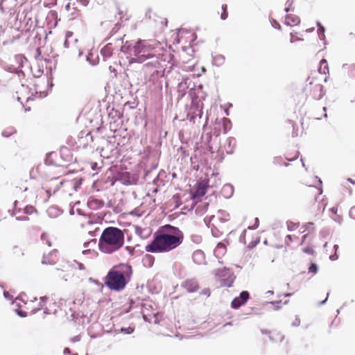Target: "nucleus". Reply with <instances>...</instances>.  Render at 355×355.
Returning a JSON list of instances; mask_svg holds the SVG:
<instances>
[{
	"label": "nucleus",
	"mask_w": 355,
	"mask_h": 355,
	"mask_svg": "<svg viewBox=\"0 0 355 355\" xmlns=\"http://www.w3.org/2000/svg\"><path fill=\"white\" fill-rule=\"evenodd\" d=\"M130 51V53L135 56V58H132L130 61V63L133 62V60L142 63L148 60H152L144 66L146 67L152 66L156 69L157 73L159 72V69L164 71L168 64L173 65V55L164 49L157 40H139L134 44Z\"/></svg>",
	"instance_id": "f257e3e1"
},
{
	"label": "nucleus",
	"mask_w": 355,
	"mask_h": 355,
	"mask_svg": "<svg viewBox=\"0 0 355 355\" xmlns=\"http://www.w3.org/2000/svg\"><path fill=\"white\" fill-rule=\"evenodd\" d=\"M184 238L183 232L178 227L165 225L154 234V239L146 246V250L153 253L168 252L180 245Z\"/></svg>",
	"instance_id": "f03ea898"
},
{
	"label": "nucleus",
	"mask_w": 355,
	"mask_h": 355,
	"mask_svg": "<svg viewBox=\"0 0 355 355\" xmlns=\"http://www.w3.org/2000/svg\"><path fill=\"white\" fill-rule=\"evenodd\" d=\"M132 275V267L126 263L113 266L105 277L104 283L110 290L122 291L130 281Z\"/></svg>",
	"instance_id": "7ed1b4c3"
},
{
	"label": "nucleus",
	"mask_w": 355,
	"mask_h": 355,
	"mask_svg": "<svg viewBox=\"0 0 355 355\" xmlns=\"http://www.w3.org/2000/svg\"><path fill=\"white\" fill-rule=\"evenodd\" d=\"M298 195L306 205L313 207L318 212L323 211L327 205L320 186L302 182L298 187Z\"/></svg>",
	"instance_id": "20e7f679"
},
{
	"label": "nucleus",
	"mask_w": 355,
	"mask_h": 355,
	"mask_svg": "<svg viewBox=\"0 0 355 355\" xmlns=\"http://www.w3.org/2000/svg\"><path fill=\"white\" fill-rule=\"evenodd\" d=\"M124 241V234L121 229L108 227L103 231L98 246L102 252L111 254L121 248Z\"/></svg>",
	"instance_id": "39448f33"
},
{
	"label": "nucleus",
	"mask_w": 355,
	"mask_h": 355,
	"mask_svg": "<svg viewBox=\"0 0 355 355\" xmlns=\"http://www.w3.org/2000/svg\"><path fill=\"white\" fill-rule=\"evenodd\" d=\"M304 92L307 98L319 100L324 95L323 86L317 78L309 77Z\"/></svg>",
	"instance_id": "423d86ee"
},
{
	"label": "nucleus",
	"mask_w": 355,
	"mask_h": 355,
	"mask_svg": "<svg viewBox=\"0 0 355 355\" xmlns=\"http://www.w3.org/2000/svg\"><path fill=\"white\" fill-rule=\"evenodd\" d=\"M60 187L55 180H51L46 182L42 188L36 191V203L46 202L53 193H55Z\"/></svg>",
	"instance_id": "0eeeda50"
},
{
	"label": "nucleus",
	"mask_w": 355,
	"mask_h": 355,
	"mask_svg": "<svg viewBox=\"0 0 355 355\" xmlns=\"http://www.w3.org/2000/svg\"><path fill=\"white\" fill-rule=\"evenodd\" d=\"M250 297V294L248 291H244L240 293L239 297H235L231 302V306L233 309H238L242 305L245 304Z\"/></svg>",
	"instance_id": "6e6552de"
},
{
	"label": "nucleus",
	"mask_w": 355,
	"mask_h": 355,
	"mask_svg": "<svg viewBox=\"0 0 355 355\" xmlns=\"http://www.w3.org/2000/svg\"><path fill=\"white\" fill-rule=\"evenodd\" d=\"M58 253L56 250L50 251L47 254H44L42 258V263L45 265H53L58 261Z\"/></svg>",
	"instance_id": "1a4fd4ad"
},
{
	"label": "nucleus",
	"mask_w": 355,
	"mask_h": 355,
	"mask_svg": "<svg viewBox=\"0 0 355 355\" xmlns=\"http://www.w3.org/2000/svg\"><path fill=\"white\" fill-rule=\"evenodd\" d=\"M182 286L189 293H194L199 289V286L197 281L193 279L186 280L184 282Z\"/></svg>",
	"instance_id": "9d476101"
},
{
	"label": "nucleus",
	"mask_w": 355,
	"mask_h": 355,
	"mask_svg": "<svg viewBox=\"0 0 355 355\" xmlns=\"http://www.w3.org/2000/svg\"><path fill=\"white\" fill-rule=\"evenodd\" d=\"M208 187L207 181L203 180L198 183L196 191H195L194 197L198 198L205 195L207 189Z\"/></svg>",
	"instance_id": "9b49d317"
},
{
	"label": "nucleus",
	"mask_w": 355,
	"mask_h": 355,
	"mask_svg": "<svg viewBox=\"0 0 355 355\" xmlns=\"http://www.w3.org/2000/svg\"><path fill=\"white\" fill-rule=\"evenodd\" d=\"M300 23V19L294 14H288L285 17V24L288 26H294Z\"/></svg>",
	"instance_id": "f8f14e48"
},
{
	"label": "nucleus",
	"mask_w": 355,
	"mask_h": 355,
	"mask_svg": "<svg viewBox=\"0 0 355 355\" xmlns=\"http://www.w3.org/2000/svg\"><path fill=\"white\" fill-rule=\"evenodd\" d=\"M226 245L223 243H218L214 249V254L218 259L223 258L226 254Z\"/></svg>",
	"instance_id": "ddd939ff"
},
{
	"label": "nucleus",
	"mask_w": 355,
	"mask_h": 355,
	"mask_svg": "<svg viewBox=\"0 0 355 355\" xmlns=\"http://www.w3.org/2000/svg\"><path fill=\"white\" fill-rule=\"evenodd\" d=\"M329 65L327 61L325 59H322L320 62L318 67V72L322 74L327 75L329 73Z\"/></svg>",
	"instance_id": "4468645a"
},
{
	"label": "nucleus",
	"mask_w": 355,
	"mask_h": 355,
	"mask_svg": "<svg viewBox=\"0 0 355 355\" xmlns=\"http://www.w3.org/2000/svg\"><path fill=\"white\" fill-rule=\"evenodd\" d=\"M101 53L105 58H110L113 53V48L111 44H107L101 49Z\"/></svg>",
	"instance_id": "2eb2a0df"
},
{
	"label": "nucleus",
	"mask_w": 355,
	"mask_h": 355,
	"mask_svg": "<svg viewBox=\"0 0 355 355\" xmlns=\"http://www.w3.org/2000/svg\"><path fill=\"white\" fill-rule=\"evenodd\" d=\"M64 10L72 16L76 15V8L74 6V3L71 4L70 0L64 6Z\"/></svg>",
	"instance_id": "dca6fc26"
},
{
	"label": "nucleus",
	"mask_w": 355,
	"mask_h": 355,
	"mask_svg": "<svg viewBox=\"0 0 355 355\" xmlns=\"http://www.w3.org/2000/svg\"><path fill=\"white\" fill-rule=\"evenodd\" d=\"M286 125L292 128L291 136L293 137L298 136V128H295V126L292 121L288 120L287 121H286Z\"/></svg>",
	"instance_id": "f3484780"
},
{
	"label": "nucleus",
	"mask_w": 355,
	"mask_h": 355,
	"mask_svg": "<svg viewBox=\"0 0 355 355\" xmlns=\"http://www.w3.org/2000/svg\"><path fill=\"white\" fill-rule=\"evenodd\" d=\"M220 19L223 20H225L227 18L228 13H227V5L223 4L222 5L220 8Z\"/></svg>",
	"instance_id": "a211bd4d"
},
{
	"label": "nucleus",
	"mask_w": 355,
	"mask_h": 355,
	"mask_svg": "<svg viewBox=\"0 0 355 355\" xmlns=\"http://www.w3.org/2000/svg\"><path fill=\"white\" fill-rule=\"evenodd\" d=\"M24 213L26 214H33L35 213L36 214L37 212L36 209L33 206H31V205L26 206L24 209Z\"/></svg>",
	"instance_id": "6ab92c4d"
},
{
	"label": "nucleus",
	"mask_w": 355,
	"mask_h": 355,
	"mask_svg": "<svg viewBox=\"0 0 355 355\" xmlns=\"http://www.w3.org/2000/svg\"><path fill=\"white\" fill-rule=\"evenodd\" d=\"M89 205L90 207L96 206L98 207H103V202L101 200L93 199L89 201Z\"/></svg>",
	"instance_id": "aec40b11"
},
{
	"label": "nucleus",
	"mask_w": 355,
	"mask_h": 355,
	"mask_svg": "<svg viewBox=\"0 0 355 355\" xmlns=\"http://www.w3.org/2000/svg\"><path fill=\"white\" fill-rule=\"evenodd\" d=\"M309 272L312 274H316L318 270V266L315 263H311L310 266L309 267Z\"/></svg>",
	"instance_id": "412c9836"
},
{
	"label": "nucleus",
	"mask_w": 355,
	"mask_h": 355,
	"mask_svg": "<svg viewBox=\"0 0 355 355\" xmlns=\"http://www.w3.org/2000/svg\"><path fill=\"white\" fill-rule=\"evenodd\" d=\"M35 58L37 60H46V58H44L43 56V55L42 54V49L41 48H37L36 49V52H35Z\"/></svg>",
	"instance_id": "4be33fe9"
},
{
	"label": "nucleus",
	"mask_w": 355,
	"mask_h": 355,
	"mask_svg": "<svg viewBox=\"0 0 355 355\" xmlns=\"http://www.w3.org/2000/svg\"><path fill=\"white\" fill-rule=\"evenodd\" d=\"M41 239L42 240L45 242V243L48 245V246H51V242L49 239V235L46 233H43L42 235H41Z\"/></svg>",
	"instance_id": "5701e85b"
},
{
	"label": "nucleus",
	"mask_w": 355,
	"mask_h": 355,
	"mask_svg": "<svg viewBox=\"0 0 355 355\" xmlns=\"http://www.w3.org/2000/svg\"><path fill=\"white\" fill-rule=\"evenodd\" d=\"M302 251L308 254L313 255L315 254L314 249L312 246H307L302 248Z\"/></svg>",
	"instance_id": "b1692460"
},
{
	"label": "nucleus",
	"mask_w": 355,
	"mask_h": 355,
	"mask_svg": "<svg viewBox=\"0 0 355 355\" xmlns=\"http://www.w3.org/2000/svg\"><path fill=\"white\" fill-rule=\"evenodd\" d=\"M322 111H323V114H314L315 118L317 119H321L322 117L327 118V114L326 113V107H322Z\"/></svg>",
	"instance_id": "393cba45"
},
{
	"label": "nucleus",
	"mask_w": 355,
	"mask_h": 355,
	"mask_svg": "<svg viewBox=\"0 0 355 355\" xmlns=\"http://www.w3.org/2000/svg\"><path fill=\"white\" fill-rule=\"evenodd\" d=\"M301 40L300 38H299L297 35H295L293 33H290V40H289V42L290 43H293L297 40Z\"/></svg>",
	"instance_id": "a878e982"
},
{
	"label": "nucleus",
	"mask_w": 355,
	"mask_h": 355,
	"mask_svg": "<svg viewBox=\"0 0 355 355\" xmlns=\"http://www.w3.org/2000/svg\"><path fill=\"white\" fill-rule=\"evenodd\" d=\"M135 329L133 327H128V328H122L121 329V331L122 332H124L127 334H132L133 331H134Z\"/></svg>",
	"instance_id": "bb28decb"
},
{
	"label": "nucleus",
	"mask_w": 355,
	"mask_h": 355,
	"mask_svg": "<svg viewBox=\"0 0 355 355\" xmlns=\"http://www.w3.org/2000/svg\"><path fill=\"white\" fill-rule=\"evenodd\" d=\"M349 215L351 218L355 220V206L352 207L350 209V210L349 211Z\"/></svg>",
	"instance_id": "cd10ccee"
},
{
	"label": "nucleus",
	"mask_w": 355,
	"mask_h": 355,
	"mask_svg": "<svg viewBox=\"0 0 355 355\" xmlns=\"http://www.w3.org/2000/svg\"><path fill=\"white\" fill-rule=\"evenodd\" d=\"M306 227V230H308L309 231H313L314 230L313 223H309L306 225H304Z\"/></svg>",
	"instance_id": "c85d7f7f"
},
{
	"label": "nucleus",
	"mask_w": 355,
	"mask_h": 355,
	"mask_svg": "<svg viewBox=\"0 0 355 355\" xmlns=\"http://www.w3.org/2000/svg\"><path fill=\"white\" fill-rule=\"evenodd\" d=\"M300 324V320L297 317H295V320L292 322V325L294 327H298Z\"/></svg>",
	"instance_id": "c756f323"
},
{
	"label": "nucleus",
	"mask_w": 355,
	"mask_h": 355,
	"mask_svg": "<svg viewBox=\"0 0 355 355\" xmlns=\"http://www.w3.org/2000/svg\"><path fill=\"white\" fill-rule=\"evenodd\" d=\"M293 0H291H291H288L287 3H286V4H288V6H286L285 8V9H284V10L286 12H288L291 10V6L293 4Z\"/></svg>",
	"instance_id": "7c9ffc66"
},
{
	"label": "nucleus",
	"mask_w": 355,
	"mask_h": 355,
	"mask_svg": "<svg viewBox=\"0 0 355 355\" xmlns=\"http://www.w3.org/2000/svg\"><path fill=\"white\" fill-rule=\"evenodd\" d=\"M310 237H311V238H312V237H313V235H312L311 233H309H309H307V234H304V235L303 236V239H302V243H305L306 239H309V238H310Z\"/></svg>",
	"instance_id": "2f4dec72"
},
{
	"label": "nucleus",
	"mask_w": 355,
	"mask_h": 355,
	"mask_svg": "<svg viewBox=\"0 0 355 355\" xmlns=\"http://www.w3.org/2000/svg\"><path fill=\"white\" fill-rule=\"evenodd\" d=\"M223 190H229L230 195L233 193V189L230 185L226 184L223 187Z\"/></svg>",
	"instance_id": "473e14b6"
},
{
	"label": "nucleus",
	"mask_w": 355,
	"mask_h": 355,
	"mask_svg": "<svg viewBox=\"0 0 355 355\" xmlns=\"http://www.w3.org/2000/svg\"><path fill=\"white\" fill-rule=\"evenodd\" d=\"M57 211V212H59V210H58L55 207H49V209H48V213H49V215H51V214H52V212H53V211Z\"/></svg>",
	"instance_id": "72a5a7b5"
},
{
	"label": "nucleus",
	"mask_w": 355,
	"mask_h": 355,
	"mask_svg": "<svg viewBox=\"0 0 355 355\" xmlns=\"http://www.w3.org/2000/svg\"><path fill=\"white\" fill-rule=\"evenodd\" d=\"M330 210L332 212V214H336L338 211V207H333L332 208H331Z\"/></svg>",
	"instance_id": "f704fd0d"
},
{
	"label": "nucleus",
	"mask_w": 355,
	"mask_h": 355,
	"mask_svg": "<svg viewBox=\"0 0 355 355\" xmlns=\"http://www.w3.org/2000/svg\"><path fill=\"white\" fill-rule=\"evenodd\" d=\"M254 220H255V223L253 225V228H257L259 225V219L257 218H255Z\"/></svg>",
	"instance_id": "c9c22d12"
},
{
	"label": "nucleus",
	"mask_w": 355,
	"mask_h": 355,
	"mask_svg": "<svg viewBox=\"0 0 355 355\" xmlns=\"http://www.w3.org/2000/svg\"><path fill=\"white\" fill-rule=\"evenodd\" d=\"M295 226L298 227V225L297 224H293L292 226L291 225H288V229L289 230H294Z\"/></svg>",
	"instance_id": "e433bc0d"
},
{
	"label": "nucleus",
	"mask_w": 355,
	"mask_h": 355,
	"mask_svg": "<svg viewBox=\"0 0 355 355\" xmlns=\"http://www.w3.org/2000/svg\"><path fill=\"white\" fill-rule=\"evenodd\" d=\"M56 3V0H49V3L47 4V6L50 5H54Z\"/></svg>",
	"instance_id": "4c0bfd02"
},
{
	"label": "nucleus",
	"mask_w": 355,
	"mask_h": 355,
	"mask_svg": "<svg viewBox=\"0 0 355 355\" xmlns=\"http://www.w3.org/2000/svg\"><path fill=\"white\" fill-rule=\"evenodd\" d=\"M282 158L279 157H275L274 159V162H276V163H279L280 161H281Z\"/></svg>",
	"instance_id": "58836bf2"
},
{
	"label": "nucleus",
	"mask_w": 355,
	"mask_h": 355,
	"mask_svg": "<svg viewBox=\"0 0 355 355\" xmlns=\"http://www.w3.org/2000/svg\"><path fill=\"white\" fill-rule=\"evenodd\" d=\"M348 182H351L352 184H355V178L354 179H352V178H347V180Z\"/></svg>",
	"instance_id": "ea45409f"
},
{
	"label": "nucleus",
	"mask_w": 355,
	"mask_h": 355,
	"mask_svg": "<svg viewBox=\"0 0 355 355\" xmlns=\"http://www.w3.org/2000/svg\"><path fill=\"white\" fill-rule=\"evenodd\" d=\"M286 239H288L289 242H292L293 241L292 236L291 235H287Z\"/></svg>",
	"instance_id": "a19ab883"
},
{
	"label": "nucleus",
	"mask_w": 355,
	"mask_h": 355,
	"mask_svg": "<svg viewBox=\"0 0 355 355\" xmlns=\"http://www.w3.org/2000/svg\"><path fill=\"white\" fill-rule=\"evenodd\" d=\"M146 258L150 261L153 259V257L150 255H147Z\"/></svg>",
	"instance_id": "79ce46f5"
},
{
	"label": "nucleus",
	"mask_w": 355,
	"mask_h": 355,
	"mask_svg": "<svg viewBox=\"0 0 355 355\" xmlns=\"http://www.w3.org/2000/svg\"><path fill=\"white\" fill-rule=\"evenodd\" d=\"M198 168H199L198 165L193 166V168L196 169V170H198Z\"/></svg>",
	"instance_id": "37998d69"
},
{
	"label": "nucleus",
	"mask_w": 355,
	"mask_h": 355,
	"mask_svg": "<svg viewBox=\"0 0 355 355\" xmlns=\"http://www.w3.org/2000/svg\"><path fill=\"white\" fill-rule=\"evenodd\" d=\"M338 248V246L337 245H334V248H335L336 251L337 250Z\"/></svg>",
	"instance_id": "c03bdc74"
},
{
	"label": "nucleus",
	"mask_w": 355,
	"mask_h": 355,
	"mask_svg": "<svg viewBox=\"0 0 355 355\" xmlns=\"http://www.w3.org/2000/svg\"><path fill=\"white\" fill-rule=\"evenodd\" d=\"M326 300H327V298H325V300H324V301L322 302V304L324 303V302H326Z\"/></svg>",
	"instance_id": "a18cd8bd"
},
{
	"label": "nucleus",
	"mask_w": 355,
	"mask_h": 355,
	"mask_svg": "<svg viewBox=\"0 0 355 355\" xmlns=\"http://www.w3.org/2000/svg\"><path fill=\"white\" fill-rule=\"evenodd\" d=\"M326 300H327V298H325V300H324V301L322 302V304L324 303V302H326Z\"/></svg>",
	"instance_id": "49530a36"
},
{
	"label": "nucleus",
	"mask_w": 355,
	"mask_h": 355,
	"mask_svg": "<svg viewBox=\"0 0 355 355\" xmlns=\"http://www.w3.org/2000/svg\"><path fill=\"white\" fill-rule=\"evenodd\" d=\"M326 300H327V298H325V300H324V301L322 302V304L324 303V302H326Z\"/></svg>",
	"instance_id": "de8ad7c7"
},
{
	"label": "nucleus",
	"mask_w": 355,
	"mask_h": 355,
	"mask_svg": "<svg viewBox=\"0 0 355 355\" xmlns=\"http://www.w3.org/2000/svg\"><path fill=\"white\" fill-rule=\"evenodd\" d=\"M315 179H317V178H315ZM315 180L318 181V182H320V183H321L320 180Z\"/></svg>",
	"instance_id": "09e8293b"
}]
</instances>
